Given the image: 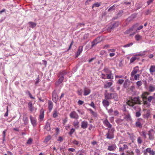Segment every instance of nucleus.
<instances>
[{"mask_svg": "<svg viewBox=\"0 0 155 155\" xmlns=\"http://www.w3.org/2000/svg\"><path fill=\"white\" fill-rule=\"evenodd\" d=\"M141 103L142 101L140 100V97L137 96L134 97H131L127 101L126 104L130 107H133L135 104H141Z\"/></svg>", "mask_w": 155, "mask_h": 155, "instance_id": "nucleus-1", "label": "nucleus"}, {"mask_svg": "<svg viewBox=\"0 0 155 155\" xmlns=\"http://www.w3.org/2000/svg\"><path fill=\"white\" fill-rule=\"evenodd\" d=\"M114 130L115 129L114 128L109 129L107 133L106 134V138L109 139L113 138L114 137Z\"/></svg>", "mask_w": 155, "mask_h": 155, "instance_id": "nucleus-2", "label": "nucleus"}, {"mask_svg": "<svg viewBox=\"0 0 155 155\" xmlns=\"http://www.w3.org/2000/svg\"><path fill=\"white\" fill-rule=\"evenodd\" d=\"M155 131L153 129H151L148 131V135L149 136V139L150 140H153L155 138L154 134Z\"/></svg>", "mask_w": 155, "mask_h": 155, "instance_id": "nucleus-3", "label": "nucleus"}, {"mask_svg": "<svg viewBox=\"0 0 155 155\" xmlns=\"http://www.w3.org/2000/svg\"><path fill=\"white\" fill-rule=\"evenodd\" d=\"M69 116L70 118L73 119H78L79 118L78 114L75 111H72L70 114Z\"/></svg>", "mask_w": 155, "mask_h": 155, "instance_id": "nucleus-4", "label": "nucleus"}, {"mask_svg": "<svg viewBox=\"0 0 155 155\" xmlns=\"http://www.w3.org/2000/svg\"><path fill=\"white\" fill-rule=\"evenodd\" d=\"M103 122L104 125L109 129H110L111 128H112V125L110 124L107 119H105L103 121Z\"/></svg>", "mask_w": 155, "mask_h": 155, "instance_id": "nucleus-5", "label": "nucleus"}, {"mask_svg": "<svg viewBox=\"0 0 155 155\" xmlns=\"http://www.w3.org/2000/svg\"><path fill=\"white\" fill-rule=\"evenodd\" d=\"M116 145L114 144H112L109 145L107 147V150L110 151H115L117 149Z\"/></svg>", "mask_w": 155, "mask_h": 155, "instance_id": "nucleus-6", "label": "nucleus"}, {"mask_svg": "<svg viewBox=\"0 0 155 155\" xmlns=\"http://www.w3.org/2000/svg\"><path fill=\"white\" fill-rule=\"evenodd\" d=\"M52 100L55 102H56L58 99V96L55 91H54L52 94Z\"/></svg>", "mask_w": 155, "mask_h": 155, "instance_id": "nucleus-7", "label": "nucleus"}, {"mask_svg": "<svg viewBox=\"0 0 155 155\" xmlns=\"http://www.w3.org/2000/svg\"><path fill=\"white\" fill-rule=\"evenodd\" d=\"M137 26V24L133 25L131 28L127 30L125 32V34H130Z\"/></svg>", "mask_w": 155, "mask_h": 155, "instance_id": "nucleus-8", "label": "nucleus"}, {"mask_svg": "<svg viewBox=\"0 0 155 155\" xmlns=\"http://www.w3.org/2000/svg\"><path fill=\"white\" fill-rule=\"evenodd\" d=\"M139 71V67L138 66H137L134 67L132 71L131 72L130 75L131 77H133Z\"/></svg>", "mask_w": 155, "mask_h": 155, "instance_id": "nucleus-9", "label": "nucleus"}, {"mask_svg": "<svg viewBox=\"0 0 155 155\" xmlns=\"http://www.w3.org/2000/svg\"><path fill=\"white\" fill-rule=\"evenodd\" d=\"M142 120L141 118H138L137 119L135 123V126L137 127L141 128L142 127V124L141 123V121Z\"/></svg>", "mask_w": 155, "mask_h": 155, "instance_id": "nucleus-10", "label": "nucleus"}, {"mask_svg": "<svg viewBox=\"0 0 155 155\" xmlns=\"http://www.w3.org/2000/svg\"><path fill=\"white\" fill-rule=\"evenodd\" d=\"M30 120L32 125L35 127L37 125V120L35 118L33 117L31 115L30 116Z\"/></svg>", "mask_w": 155, "mask_h": 155, "instance_id": "nucleus-11", "label": "nucleus"}, {"mask_svg": "<svg viewBox=\"0 0 155 155\" xmlns=\"http://www.w3.org/2000/svg\"><path fill=\"white\" fill-rule=\"evenodd\" d=\"M128 146L125 144H124L122 147H120L119 148V151L120 152H123L125 150L128 149Z\"/></svg>", "mask_w": 155, "mask_h": 155, "instance_id": "nucleus-12", "label": "nucleus"}, {"mask_svg": "<svg viewBox=\"0 0 155 155\" xmlns=\"http://www.w3.org/2000/svg\"><path fill=\"white\" fill-rule=\"evenodd\" d=\"M150 93L149 92H143L142 94L141 95V97L142 98V100H147V96L150 95Z\"/></svg>", "mask_w": 155, "mask_h": 155, "instance_id": "nucleus-13", "label": "nucleus"}, {"mask_svg": "<svg viewBox=\"0 0 155 155\" xmlns=\"http://www.w3.org/2000/svg\"><path fill=\"white\" fill-rule=\"evenodd\" d=\"M112 93H109L107 92V91H106V92L104 94V97L105 99L107 100H110L112 99Z\"/></svg>", "mask_w": 155, "mask_h": 155, "instance_id": "nucleus-14", "label": "nucleus"}, {"mask_svg": "<svg viewBox=\"0 0 155 155\" xmlns=\"http://www.w3.org/2000/svg\"><path fill=\"white\" fill-rule=\"evenodd\" d=\"M91 91L90 89L88 88L85 87L84 88V96H87L89 95L91 93Z\"/></svg>", "mask_w": 155, "mask_h": 155, "instance_id": "nucleus-15", "label": "nucleus"}, {"mask_svg": "<svg viewBox=\"0 0 155 155\" xmlns=\"http://www.w3.org/2000/svg\"><path fill=\"white\" fill-rule=\"evenodd\" d=\"M23 120L24 122V124H25L26 125L28 123V118L26 114H23Z\"/></svg>", "mask_w": 155, "mask_h": 155, "instance_id": "nucleus-16", "label": "nucleus"}, {"mask_svg": "<svg viewBox=\"0 0 155 155\" xmlns=\"http://www.w3.org/2000/svg\"><path fill=\"white\" fill-rule=\"evenodd\" d=\"M48 107L49 110L50 111H51L53 108V104L52 102L51 101H48Z\"/></svg>", "mask_w": 155, "mask_h": 155, "instance_id": "nucleus-17", "label": "nucleus"}, {"mask_svg": "<svg viewBox=\"0 0 155 155\" xmlns=\"http://www.w3.org/2000/svg\"><path fill=\"white\" fill-rule=\"evenodd\" d=\"M44 116V112L43 110H41L39 117V120L40 121L43 120Z\"/></svg>", "mask_w": 155, "mask_h": 155, "instance_id": "nucleus-18", "label": "nucleus"}, {"mask_svg": "<svg viewBox=\"0 0 155 155\" xmlns=\"http://www.w3.org/2000/svg\"><path fill=\"white\" fill-rule=\"evenodd\" d=\"M81 127L83 129H85L87 128L88 126V123L86 121H83L81 123Z\"/></svg>", "mask_w": 155, "mask_h": 155, "instance_id": "nucleus-19", "label": "nucleus"}, {"mask_svg": "<svg viewBox=\"0 0 155 155\" xmlns=\"http://www.w3.org/2000/svg\"><path fill=\"white\" fill-rule=\"evenodd\" d=\"M112 85V83L111 82H106L104 84V87L105 88H107L110 87Z\"/></svg>", "mask_w": 155, "mask_h": 155, "instance_id": "nucleus-20", "label": "nucleus"}, {"mask_svg": "<svg viewBox=\"0 0 155 155\" xmlns=\"http://www.w3.org/2000/svg\"><path fill=\"white\" fill-rule=\"evenodd\" d=\"M143 104L146 106L147 107L149 108L150 107L151 104L149 101H147L146 100H143Z\"/></svg>", "mask_w": 155, "mask_h": 155, "instance_id": "nucleus-21", "label": "nucleus"}, {"mask_svg": "<svg viewBox=\"0 0 155 155\" xmlns=\"http://www.w3.org/2000/svg\"><path fill=\"white\" fill-rule=\"evenodd\" d=\"M102 104L103 106L106 107H107L109 105V103L106 99L104 100L103 101Z\"/></svg>", "mask_w": 155, "mask_h": 155, "instance_id": "nucleus-22", "label": "nucleus"}, {"mask_svg": "<svg viewBox=\"0 0 155 155\" xmlns=\"http://www.w3.org/2000/svg\"><path fill=\"white\" fill-rule=\"evenodd\" d=\"M142 56V55L141 54H139L137 55H136L134 57H132L130 59V63H133L134 61H135L136 59H138V58H137V57H136V56Z\"/></svg>", "mask_w": 155, "mask_h": 155, "instance_id": "nucleus-23", "label": "nucleus"}, {"mask_svg": "<svg viewBox=\"0 0 155 155\" xmlns=\"http://www.w3.org/2000/svg\"><path fill=\"white\" fill-rule=\"evenodd\" d=\"M79 122L77 120L74 121L73 125L74 127L76 128H78L79 127Z\"/></svg>", "mask_w": 155, "mask_h": 155, "instance_id": "nucleus-24", "label": "nucleus"}, {"mask_svg": "<svg viewBox=\"0 0 155 155\" xmlns=\"http://www.w3.org/2000/svg\"><path fill=\"white\" fill-rule=\"evenodd\" d=\"M86 154V151L83 150L78 151L77 153V155H85Z\"/></svg>", "mask_w": 155, "mask_h": 155, "instance_id": "nucleus-25", "label": "nucleus"}, {"mask_svg": "<svg viewBox=\"0 0 155 155\" xmlns=\"http://www.w3.org/2000/svg\"><path fill=\"white\" fill-rule=\"evenodd\" d=\"M149 70L150 74H152L155 71V66L151 65Z\"/></svg>", "mask_w": 155, "mask_h": 155, "instance_id": "nucleus-26", "label": "nucleus"}, {"mask_svg": "<svg viewBox=\"0 0 155 155\" xmlns=\"http://www.w3.org/2000/svg\"><path fill=\"white\" fill-rule=\"evenodd\" d=\"M45 128L46 129V130L48 131H49L51 130V127L50 124L47 122L46 123V124L45 125Z\"/></svg>", "mask_w": 155, "mask_h": 155, "instance_id": "nucleus-27", "label": "nucleus"}, {"mask_svg": "<svg viewBox=\"0 0 155 155\" xmlns=\"http://www.w3.org/2000/svg\"><path fill=\"white\" fill-rule=\"evenodd\" d=\"M112 99H114L115 101L118 100V97L117 94L113 93L112 94Z\"/></svg>", "mask_w": 155, "mask_h": 155, "instance_id": "nucleus-28", "label": "nucleus"}, {"mask_svg": "<svg viewBox=\"0 0 155 155\" xmlns=\"http://www.w3.org/2000/svg\"><path fill=\"white\" fill-rule=\"evenodd\" d=\"M109 74H107V79H112L113 78V76L112 75V74L111 71H109Z\"/></svg>", "mask_w": 155, "mask_h": 155, "instance_id": "nucleus-29", "label": "nucleus"}, {"mask_svg": "<svg viewBox=\"0 0 155 155\" xmlns=\"http://www.w3.org/2000/svg\"><path fill=\"white\" fill-rule=\"evenodd\" d=\"M83 51V47L81 46L79 47L78 51L77 52V55H79Z\"/></svg>", "mask_w": 155, "mask_h": 155, "instance_id": "nucleus-30", "label": "nucleus"}, {"mask_svg": "<svg viewBox=\"0 0 155 155\" xmlns=\"http://www.w3.org/2000/svg\"><path fill=\"white\" fill-rule=\"evenodd\" d=\"M58 116V111L56 109H54L53 111V117L54 118H56Z\"/></svg>", "mask_w": 155, "mask_h": 155, "instance_id": "nucleus-31", "label": "nucleus"}, {"mask_svg": "<svg viewBox=\"0 0 155 155\" xmlns=\"http://www.w3.org/2000/svg\"><path fill=\"white\" fill-rule=\"evenodd\" d=\"M28 24L30 25L29 27L31 28H34L36 25V24L32 22H29Z\"/></svg>", "mask_w": 155, "mask_h": 155, "instance_id": "nucleus-32", "label": "nucleus"}, {"mask_svg": "<svg viewBox=\"0 0 155 155\" xmlns=\"http://www.w3.org/2000/svg\"><path fill=\"white\" fill-rule=\"evenodd\" d=\"M28 105L30 110L32 111L33 110L32 104V102L31 101L29 102L28 103Z\"/></svg>", "mask_w": 155, "mask_h": 155, "instance_id": "nucleus-33", "label": "nucleus"}, {"mask_svg": "<svg viewBox=\"0 0 155 155\" xmlns=\"http://www.w3.org/2000/svg\"><path fill=\"white\" fill-rule=\"evenodd\" d=\"M155 90V88L152 85H150L149 87V90L150 92H153Z\"/></svg>", "mask_w": 155, "mask_h": 155, "instance_id": "nucleus-34", "label": "nucleus"}, {"mask_svg": "<svg viewBox=\"0 0 155 155\" xmlns=\"http://www.w3.org/2000/svg\"><path fill=\"white\" fill-rule=\"evenodd\" d=\"M64 79V78L63 76H61L60 77V78L58 80V81L57 82V83H58V84H59L61 83L63 81Z\"/></svg>", "mask_w": 155, "mask_h": 155, "instance_id": "nucleus-35", "label": "nucleus"}, {"mask_svg": "<svg viewBox=\"0 0 155 155\" xmlns=\"http://www.w3.org/2000/svg\"><path fill=\"white\" fill-rule=\"evenodd\" d=\"M140 77V74H137L133 76V78L134 80H139Z\"/></svg>", "mask_w": 155, "mask_h": 155, "instance_id": "nucleus-36", "label": "nucleus"}, {"mask_svg": "<svg viewBox=\"0 0 155 155\" xmlns=\"http://www.w3.org/2000/svg\"><path fill=\"white\" fill-rule=\"evenodd\" d=\"M126 155H134V152L130 150H127L126 151Z\"/></svg>", "mask_w": 155, "mask_h": 155, "instance_id": "nucleus-37", "label": "nucleus"}, {"mask_svg": "<svg viewBox=\"0 0 155 155\" xmlns=\"http://www.w3.org/2000/svg\"><path fill=\"white\" fill-rule=\"evenodd\" d=\"M135 38L137 41H138L142 39V36L139 35H135Z\"/></svg>", "mask_w": 155, "mask_h": 155, "instance_id": "nucleus-38", "label": "nucleus"}, {"mask_svg": "<svg viewBox=\"0 0 155 155\" xmlns=\"http://www.w3.org/2000/svg\"><path fill=\"white\" fill-rule=\"evenodd\" d=\"M114 111L112 108L109 109L108 111V113L110 115H113Z\"/></svg>", "mask_w": 155, "mask_h": 155, "instance_id": "nucleus-39", "label": "nucleus"}, {"mask_svg": "<svg viewBox=\"0 0 155 155\" xmlns=\"http://www.w3.org/2000/svg\"><path fill=\"white\" fill-rule=\"evenodd\" d=\"M51 139V137L50 135L47 136L45 138L44 142H48Z\"/></svg>", "mask_w": 155, "mask_h": 155, "instance_id": "nucleus-40", "label": "nucleus"}, {"mask_svg": "<svg viewBox=\"0 0 155 155\" xmlns=\"http://www.w3.org/2000/svg\"><path fill=\"white\" fill-rule=\"evenodd\" d=\"M89 110L93 115L94 116V117H95L97 116V113L94 112L92 109H89Z\"/></svg>", "mask_w": 155, "mask_h": 155, "instance_id": "nucleus-41", "label": "nucleus"}, {"mask_svg": "<svg viewBox=\"0 0 155 155\" xmlns=\"http://www.w3.org/2000/svg\"><path fill=\"white\" fill-rule=\"evenodd\" d=\"M100 5V4L98 2H97L94 4L92 6V8H93L94 7H99Z\"/></svg>", "mask_w": 155, "mask_h": 155, "instance_id": "nucleus-42", "label": "nucleus"}, {"mask_svg": "<svg viewBox=\"0 0 155 155\" xmlns=\"http://www.w3.org/2000/svg\"><path fill=\"white\" fill-rule=\"evenodd\" d=\"M116 7V5H113L112 6L110 7L109 9H108V11L109 12L110 11H113L115 9V7Z\"/></svg>", "mask_w": 155, "mask_h": 155, "instance_id": "nucleus-43", "label": "nucleus"}, {"mask_svg": "<svg viewBox=\"0 0 155 155\" xmlns=\"http://www.w3.org/2000/svg\"><path fill=\"white\" fill-rule=\"evenodd\" d=\"M147 101L150 103L151 101L153 99H154V98L152 96H150L147 98Z\"/></svg>", "mask_w": 155, "mask_h": 155, "instance_id": "nucleus-44", "label": "nucleus"}, {"mask_svg": "<svg viewBox=\"0 0 155 155\" xmlns=\"http://www.w3.org/2000/svg\"><path fill=\"white\" fill-rule=\"evenodd\" d=\"M98 38H97L96 39H95V40H94L92 42V46L93 47L94 46V45H96L98 43V42H97V39Z\"/></svg>", "mask_w": 155, "mask_h": 155, "instance_id": "nucleus-45", "label": "nucleus"}, {"mask_svg": "<svg viewBox=\"0 0 155 155\" xmlns=\"http://www.w3.org/2000/svg\"><path fill=\"white\" fill-rule=\"evenodd\" d=\"M32 141V139L31 138H29V139L28 140L27 142V143L28 144H31Z\"/></svg>", "mask_w": 155, "mask_h": 155, "instance_id": "nucleus-46", "label": "nucleus"}, {"mask_svg": "<svg viewBox=\"0 0 155 155\" xmlns=\"http://www.w3.org/2000/svg\"><path fill=\"white\" fill-rule=\"evenodd\" d=\"M136 84L138 87H139L142 85V83L140 81H139L136 82Z\"/></svg>", "mask_w": 155, "mask_h": 155, "instance_id": "nucleus-47", "label": "nucleus"}, {"mask_svg": "<svg viewBox=\"0 0 155 155\" xmlns=\"http://www.w3.org/2000/svg\"><path fill=\"white\" fill-rule=\"evenodd\" d=\"M135 152L137 154H141L140 150L139 149L136 148L135 150Z\"/></svg>", "mask_w": 155, "mask_h": 155, "instance_id": "nucleus-48", "label": "nucleus"}, {"mask_svg": "<svg viewBox=\"0 0 155 155\" xmlns=\"http://www.w3.org/2000/svg\"><path fill=\"white\" fill-rule=\"evenodd\" d=\"M137 141L138 144H140L142 142V140L140 137H139L137 139Z\"/></svg>", "mask_w": 155, "mask_h": 155, "instance_id": "nucleus-49", "label": "nucleus"}, {"mask_svg": "<svg viewBox=\"0 0 155 155\" xmlns=\"http://www.w3.org/2000/svg\"><path fill=\"white\" fill-rule=\"evenodd\" d=\"M68 121V118L67 117H65L62 120L63 124L64 125Z\"/></svg>", "mask_w": 155, "mask_h": 155, "instance_id": "nucleus-50", "label": "nucleus"}, {"mask_svg": "<svg viewBox=\"0 0 155 155\" xmlns=\"http://www.w3.org/2000/svg\"><path fill=\"white\" fill-rule=\"evenodd\" d=\"M141 115L140 112V111L137 112L136 113L135 115L137 117H139Z\"/></svg>", "mask_w": 155, "mask_h": 155, "instance_id": "nucleus-51", "label": "nucleus"}, {"mask_svg": "<svg viewBox=\"0 0 155 155\" xmlns=\"http://www.w3.org/2000/svg\"><path fill=\"white\" fill-rule=\"evenodd\" d=\"M75 131V130L74 129H71L69 133V134L70 135H71Z\"/></svg>", "mask_w": 155, "mask_h": 155, "instance_id": "nucleus-52", "label": "nucleus"}, {"mask_svg": "<svg viewBox=\"0 0 155 155\" xmlns=\"http://www.w3.org/2000/svg\"><path fill=\"white\" fill-rule=\"evenodd\" d=\"M133 44V43H130L126 45H124L123 46V47L124 48L128 47L132 45Z\"/></svg>", "mask_w": 155, "mask_h": 155, "instance_id": "nucleus-53", "label": "nucleus"}, {"mask_svg": "<svg viewBox=\"0 0 155 155\" xmlns=\"http://www.w3.org/2000/svg\"><path fill=\"white\" fill-rule=\"evenodd\" d=\"M150 113L149 112H147L146 113V115H145L144 116V118H147V119L149 117V116H150Z\"/></svg>", "mask_w": 155, "mask_h": 155, "instance_id": "nucleus-54", "label": "nucleus"}, {"mask_svg": "<svg viewBox=\"0 0 155 155\" xmlns=\"http://www.w3.org/2000/svg\"><path fill=\"white\" fill-rule=\"evenodd\" d=\"M68 150L69 151H71L72 152H74L75 151V149L72 148H68Z\"/></svg>", "mask_w": 155, "mask_h": 155, "instance_id": "nucleus-55", "label": "nucleus"}, {"mask_svg": "<svg viewBox=\"0 0 155 155\" xmlns=\"http://www.w3.org/2000/svg\"><path fill=\"white\" fill-rule=\"evenodd\" d=\"M6 110H7L6 112L5 113V114L4 115L5 117H7L8 116V106L7 107Z\"/></svg>", "mask_w": 155, "mask_h": 155, "instance_id": "nucleus-56", "label": "nucleus"}, {"mask_svg": "<svg viewBox=\"0 0 155 155\" xmlns=\"http://www.w3.org/2000/svg\"><path fill=\"white\" fill-rule=\"evenodd\" d=\"M119 114V112L117 110H115L114 111L113 115L116 116L118 115Z\"/></svg>", "mask_w": 155, "mask_h": 155, "instance_id": "nucleus-57", "label": "nucleus"}, {"mask_svg": "<svg viewBox=\"0 0 155 155\" xmlns=\"http://www.w3.org/2000/svg\"><path fill=\"white\" fill-rule=\"evenodd\" d=\"M78 104L79 105H82L84 103V101L81 100H79L78 101Z\"/></svg>", "mask_w": 155, "mask_h": 155, "instance_id": "nucleus-58", "label": "nucleus"}, {"mask_svg": "<svg viewBox=\"0 0 155 155\" xmlns=\"http://www.w3.org/2000/svg\"><path fill=\"white\" fill-rule=\"evenodd\" d=\"M151 13V12L149 10H146L145 12V14L146 15H148L149 14Z\"/></svg>", "mask_w": 155, "mask_h": 155, "instance_id": "nucleus-59", "label": "nucleus"}, {"mask_svg": "<svg viewBox=\"0 0 155 155\" xmlns=\"http://www.w3.org/2000/svg\"><path fill=\"white\" fill-rule=\"evenodd\" d=\"M153 1V0H148L147 2V3L149 5L152 3Z\"/></svg>", "mask_w": 155, "mask_h": 155, "instance_id": "nucleus-60", "label": "nucleus"}, {"mask_svg": "<svg viewBox=\"0 0 155 155\" xmlns=\"http://www.w3.org/2000/svg\"><path fill=\"white\" fill-rule=\"evenodd\" d=\"M116 51V49H108V52H115Z\"/></svg>", "mask_w": 155, "mask_h": 155, "instance_id": "nucleus-61", "label": "nucleus"}, {"mask_svg": "<svg viewBox=\"0 0 155 155\" xmlns=\"http://www.w3.org/2000/svg\"><path fill=\"white\" fill-rule=\"evenodd\" d=\"M72 142L74 144L77 145H78L79 144V142L76 140H74Z\"/></svg>", "mask_w": 155, "mask_h": 155, "instance_id": "nucleus-62", "label": "nucleus"}, {"mask_svg": "<svg viewBox=\"0 0 155 155\" xmlns=\"http://www.w3.org/2000/svg\"><path fill=\"white\" fill-rule=\"evenodd\" d=\"M106 54V52L104 50H102L100 52V54L101 55H103Z\"/></svg>", "mask_w": 155, "mask_h": 155, "instance_id": "nucleus-63", "label": "nucleus"}, {"mask_svg": "<svg viewBox=\"0 0 155 155\" xmlns=\"http://www.w3.org/2000/svg\"><path fill=\"white\" fill-rule=\"evenodd\" d=\"M126 118L128 120H130L131 118L129 114H127L126 116Z\"/></svg>", "mask_w": 155, "mask_h": 155, "instance_id": "nucleus-64", "label": "nucleus"}]
</instances>
